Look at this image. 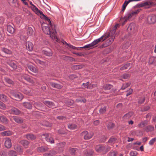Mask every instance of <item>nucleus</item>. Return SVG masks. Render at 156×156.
Instances as JSON below:
<instances>
[{"instance_id":"nucleus-1","label":"nucleus","mask_w":156,"mask_h":156,"mask_svg":"<svg viewBox=\"0 0 156 156\" xmlns=\"http://www.w3.org/2000/svg\"><path fill=\"white\" fill-rule=\"evenodd\" d=\"M48 23L50 26H42V30L43 32L46 34L50 35V37L52 39H54L57 42H58L59 39L56 36V32L55 28V27L52 26L51 24L50 25L48 23Z\"/></svg>"},{"instance_id":"nucleus-2","label":"nucleus","mask_w":156,"mask_h":156,"mask_svg":"<svg viewBox=\"0 0 156 156\" xmlns=\"http://www.w3.org/2000/svg\"><path fill=\"white\" fill-rule=\"evenodd\" d=\"M119 26V24H116L113 28L110 31L108 34L107 35L104 34L99 38L94 41H93L95 45L98 44L99 42H102L105 40L107 38L109 37V36L112 35L113 34H114L117 28V27H118Z\"/></svg>"},{"instance_id":"nucleus-3","label":"nucleus","mask_w":156,"mask_h":156,"mask_svg":"<svg viewBox=\"0 0 156 156\" xmlns=\"http://www.w3.org/2000/svg\"><path fill=\"white\" fill-rule=\"evenodd\" d=\"M154 5H156V2H155L154 0H153L151 2H146L144 3L137 4L136 5V7L139 8L144 7L146 9H148Z\"/></svg>"},{"instance_id":"nucleus-4","label":"nucleus","mask_w":156,"mask_h":156,"mask_svg":"<svg viewBox=\"0 0 156 156\" xmlns=\"http://www.w3.org/2000/svg\"><path fill=\"white\" fill-rule=\"evenodd\" d=\"M115 32L114 33V34H113L112 35L109 36V37H110L105 41V43L103 45V46L104 47H107L110 45L112 43V42L114 41V40L115 38V37L118 36L119 34V33H116L115 34Z\"/></svg>"},{"instance_id":"nucleus-5","label":"nucleus","mask_w":156,"mask_h":156,"mask_svg":"<svg viewBox=\"0 0 156 156\" xmlns=\"http://www.w3.org/2000/svg\"><path fill=\"white\" fill-rule=\"evenodd\" d=\"M81 135L83 136L84 139L85 140L90 139L93 136V133H89L87 131H84L82 132Z\"/></svg>"},{"instance_id":"nucleus-6","label":"nucleus","mask_w":156,"mask_h":156,"mask_svg":"<svg viewBox=\"0 0 156 156\" xmlns=\"http://www.w3.org/2000/svg\"><path fill=\"white\" fill-rule=\"evenodd\" d=\"M42 136L45 137V139L47 142H49L51 144H54V140L51 136L50 134L44 133L43 134Z\"/></svg>"},{"instance_id":"nucleus-7","label":"nucleus","mask_w":156,"mask_h":156,"mask_svg":"<svg viewBox=\"0 0 156 156\" xmlns=\"http://www.w3.org/2000/svg\"><path fill=\"white\" fill-rule=\"evenodd\" d=\"M12 95L15 98V99L17 101H20L23 98L22 94L20 93H13Z\"/></svg>"},{"instance_id":"nucleus-8","label":"nucleus","mask_w":156,"mask_h":156,"mask_svg":"<svg viewBox=\"0 0 156 156\" xmlns=\"http://www.w3.org/2000/svg\"><path fill=\"white\" fill-rule=\"evenodd\" d=\"M147 20L149 23H154L156 22V15L154 14L149 16Z\"/></svg>"},{"instance_id":"nucleus-9","label":"nucleus","mask_w":156,"mask_h":156,"mask_svg":"<svg viewBox=\"0 0 156 156\" xmlns=\"http://www.w3.org/2000/svg\"><path fill=\"white\" fill-rule=\"evenodd\" d=\"M22 77L27 81L32 84H33L34 83V81L35 80V78H30L29 75L26 74H23L22 76Z\"/></svg>"},{"instance_id":"nucleus-10","label":"nucleus","mask_w":156,"mask_h":156,"mask_svg":"<svg viewBox=\"0 0 156 156\" xmlns=\"http://www.w3.org/2000/svg\"><path fill=\"white\" fill-rule=\"evenodd\" d=\"M105 149V147L102 145H97L95 147L96 151L98 152H101L104 154V151Z\"/></svg>"},{"instance_id":"nucleus-11","label":"nucleus","mask_w":156,"mask_h":156,"mask_svg":"<svg viewBox=\"0 0 156 156\" xmlns=\"http://www.w3.org/2000/svg\"><path fill=\"white\" fill-rule=\"evenodd\" d=\"M7 63L14 69H15L17 68L16 62L14 61L8 60H7Z\"/></svg>"},{"instance_id":"nucleus-12","label":"nucleus","mask_w":156,"mask_h":156,"mask_svg":"<svg viewBox=\"0 0 156 156\" xmlns=\"http://www.w3.org/2000/svg\"><path fill=\"white\" fill-rule=\"evenodd\" d=\"M37 12H39L41 15L43 16V18L46 20V22L47 23H48L50 25L51 24V22L50 19L45 15L43 13V12L38 9V10H35Z\"/></svg>"},{"instance_id":"nucleus-13","label":"nucleus","mask_w":156,"mask_h":156,"mask_svg":"<svg viewBox=\"0 0 156 156\" xmlns=\"http://www.w3.org/2000/svg\"><path fill=\"white\" fill-rule=\"evenodd\" d=\"M43 103L46 105L49 108H54L55 107V106L54 103L51 101H43Z\"/></svg>"},{"instance_id":"nucleus-14","label":"nucleus","mask_w":156,"mask_h":156,"mask_svg":"<svg viewBox=\"0 0 156 156\" xmlns=\"http://www.w3.org/2000/svg\"><path fill=\"white\" fill-rule=\"evenodd\" d=\"M42 52L44 55L48 56H51L52 55V51L49 48H47L46 49L43 50Z\"/></svg>"},{"instance_id":"nucleus-15","label":"nucleus","mask_w":156,"mask_h":156,"mask_svg":"<svg viewBox=\"0 0 156 156\" xmlns=\"http://www.w3.org/2000/svg\"><path fill=\"white\" fill-rule=\"evenodd\" d=\"M10 112L12 114L16 115H19L21 113L20 111L14 107H13L11 109Z\"/></svg>"},{"instance_id":"nucleus-16","label":"nucleus","mask_w":156,"mask_h":156,"mask_svg":"<svg viewBox=\"0 0 156 156\" xmlns=\"http://www.w3.org/2000/svg\"><path fill=\"white\" fill-rule=\"evenodd\" d=\"M4 144L6 147L7 148H10L12 145L11 140L8 138H6Z\"/></svg>"},{"instance_id":"nucleus-17","label":"nucleus","mask_w":156,"mask_h":156,"mask_svg":"<svg viewBox=\"0 0 156 156\" xmlns=\"http://www.w3.org/2000/svg\"><path fill=\"white\" fill-rule=\"evenodd\" d=\"M26 46L27 50L29 51H32L33 48V44L30 42L28 41L26 43Z\"/></svg>"},{"instance_id":"nucleus-18","label":"nucleus","mask_w":156,"mask_h":156,"mask_svg":"<svg viewBox=\"0 0 156 156\" xmlns=\"http://www.w3.org/2000/svg\"><path fill=\"white\" fill-rule=\"evenodd\" d=\"M26 137L28 140H33L35 139L36 136L35 135L32 133H28L26 135Z\"/></svg>"},{"instance_id":"nucleus-19","label":"nucleus","mask_w":156,"mask_h":156,"mask_svg":"<svg viewBox=\"0 0 156 156\" xmlns=\"http://www.w3.org/2000/svg\"><path fill=\"white\" fill-rule=\"evenodd\" d=\"M0 121L5 124H7L8 123V121L6 117L2 115H0Z\"/></svg>"},{"instance_id":"nucleus-20","label":"nucleus","mask_w":156,"mask_h":156,"mask_svg":"<svg viewBox=\"0 0 156 156\" xmlns=\"http://www.w3.org/2000/svg\"><path fill=\"white\" fill-rule=\"evenodd\" d=\"M95 45L94 44L93 41L91 42L90 44L86 45L83 47H81V48H87L88 49H92L94 47Z\"/></svg>"},{"instance_id":"nucleus-21","label":"nucleus","mask_w":156,"mask_h":156,"mask_svg":"<svg viewBox=\"0 0 156 156\" xmlns=\"http://www.w3.org/2000/svg\"><path fill=\"white\" fill-rule=\"evenodd\" d=\"M12 118L13 120L16 122L18 123L21 124L23 122L22 119L20 117L17 116H13Z\"/></svg>"},{"instance_id":"nucleus-22","label":"nucleus","mask_w":156,"mask_h":156,"mask_svg":"<svg viewBox=\"0 0 156 156\" xmlns=\"http://www.w3.org/2000/svg\"><path fill=\"white\" fill-rule=\"evenodd\" d=\"M154 129V127L151 125L147 126L144 128V130L147 132L152 131Z\"/></svg>"},{"instance_id":"nucleus-23","label":"nucleus","mask_w":156,"mask_h":156,"mask_svg":"<svg viewBox=\"0 0 156 156\" xmlns=\"http://www.w3.org/2000/svg\"><path fill=\"white\" fill-rule=\"evenodd\" d=\"M49 84L52 87L58 89H61L62 87L60 84L52 82H50Z\"/></svg>"},{"instance_id":"nucleus-24","label":"nucleus","mask_w":156,"mask_h":156,"mask_svg":"<svg viewBox=\"0 0 156 156\" xmlns=\"http://www.w3.org/2000/svg\"><path fill=\"white\" fill-rule=\"evenodd\" d=\"M0 100L3 102H6L8 101V98L3 94H0Z\"/></svg>"},{"instance_id":"nucleus-25","label":"nucleus","mask_w":156,"mask_h":156,"mask_svg":"<svg viewBox=\"0 0 156 156\" xmlns=\"http://www.w3.org/2000/svg\"><path fill=\"white\" fill-rule=\"evenodd\" d=\"M12 132L10 130L4 131L1 133V134L3 136H8L12 135Z\"/></svg>"},{"instance_id":"nucleus-26","label":"nucleus","mask_w":156,"mask_h":156,"mask_svg":"<svg viewBox=\"0 0 156 156\" xmlns=\"http://www.w3.org/2000/svg\"><path fill=\"white\" fill-rule=\"evenodd\" d=\"M61 42L63 44L66 45L68 47L70 48H71L74 50L76 49V47L73 46V45L70 44L69 43H67L66 41L63 40L61 41Z\"/></svg>"},{"instance_id":"nucleus-27","label":"nucleus","mask_w":156,"mask_h":156,"mask_svg":"<svg viewBox=\"0 0 156 156\" xmlns=\"http://www.w3.org/2000/svg\"><path fill=\"white\" fill-rule=\"evenodd\" d=\"M66 144V143L63 142L58 143L57 145L59 150H63Z\"/></svg>"},{"instance_id":"nucleus-28","label":"nucleus","mask_w":156,"mask_h":156,"mask_svg":"<svg viewBox=\"0 0 156 156\" xmlns=\"http://www.w3.org/2000/svg\"><path fill=\"white\" fill-rule=\"evenodd\" d=\"M135 24L133 23H131L129 25L127 28V30L128 31H133L135 29Z\"/></svg>"},{"instance_id":"nucleus-29","label":"nucleus","mask_w":156,"mask_h":156,"mask_svg":"<svg viewBox=\"0 0 156 156\" xmlns=\"http://www.w3.org/2000/svg\"><path fill=\"white\" fill-rule=\"evenodd\" d=\"M7 30L10 34H13L15 31V29L12 26L8 25L7 26Z\"/></svg>"},{"instance_id":"nucleus-30","label":"nucleus","mask_w":156,"mask_h":156,"mask_svg":"<svg viewBox=\"0 0 156 156\" xmlns=\"http://www.w3.org/2000/svg\"><path fill=\"white\" fill-rule=\"evenodd\" d=\"M133 113L132 112H129L125 115L123 117L124 119H128L130 118L133 115Z\"/></svg>"},{"instance_id":"nucleus-31","label":"nucleus","mask_w":156,"mask_h":156,"mask_svg":"<svg viewBox=\"0 0 156 156\" xmlns=\"http://www.w3.org/2000/svg\"><path fill=\"white\" fill-rule=\"evenodd\" d=\"M132 17H133L132 15L131 14V12H127L125 16L124 17V18L125 19V21L126 22L127 20H129Z\"/></svg>"},{"instance_id":"nucleus-32","label":"nucleus","mask_w":156,"mask_h":156,"mask_svg":"<svg viewBox=\"0 0 156 156\" xmlns=\"http://www.w3.org/2000/svg\"><path fill=\"white\" fill-rule=\"evenodd\" d=\"M27 33L28 36H33L34 34V31L33 29L31 27H28Z\"/></svg>"},{"instance_id":"nucleus-33","label":"nucleus","mask_w":156,"mask_h":156,"mask_svg":"<svg viewBox=\"0 0 156 156\" xmlns=\"http://www.w3.org/2000/svg\"><path fill=\"white\" fill-rule=\"evenodd\" d=\"M27 67L29 69L34 73H36L37 72L36 68L31 65L28 64Z\"/></svg>"},{"instance_id":"nucleus-34","label":"nucleus","mask_w":156,"mask_h":156,"mask_svg":"<svg viewBox=\"0 0 156 156\" xmlns=\"http://www.w3.org/2000/svg\"><path fill=\"white\" fill-rule=\"evenodd\" d=\"M2 51L7 54L11 55L12 53V52L10 50L5 48H2Z\"/></svg>"},{"instance_id":"nucleus-35","label":"nucleus","mask_w":156,"mask_h":156,"mask_svg":"<svg viewBox=\"0 0 156 156\" xmlns=\"http://www.w3.org/2000/svg\"><path fill=\"white\" fill-rule=\"evenodd\" d=\"M69 152L72 155H74L76 154V151H78V149L76 148H70L69 150Z\"/></svg>"},{"instance_id":"nucleus-36","label":"nucleus","mask_w":156,"mask_h":156,"mask_svg":"<svg viewBox=\"0 0 156 156\" xmlns=\"http://www.w3.org/2000/svg\"><path fill=\"white\" fill-rule=\"evenodd\" d=\"M148 124V121L147 120H144L141 122L138 125V127L140 128H143L147 125Z\"/></svg>"},{"instance_id":"nucleus-37","label":"nucleus","mask_w":156,"mask_h":156,"mask_svg":"<svg viewBox=\"0 0 156 156\" xmlns=\"http://www.w3.org/2000/svg\"><path fill=\"white\" fill-rule=\"evenodd\" d=\"M20 143L26 148L27 147L29 143L28 141L25 140H21Z\"/></svg>"},{"instance_id":"nucleus-38","label":"nucleus","mask_w":156,"mask_h":156,"mask_svg":"<svg viewBox=\"0 0 156 156\" xmlns=\"http://www.w3.org/2000/svg\"><path fill=\"white\" fill-rule=\"evenodd\" d=\"M94 153V151L92 150H90L88 151H86L85 154L86 156H93Z\"/></svg>"},{"instance_id":"nucleus-39","label":"nucleus","mask_w":156,"mask_h":156,"mask_svg":"<svg viewBox=\"0 0 156 156\" xmlns=\"http://www.w3.org/2000/svg\"><path fill=\"white\" fill-rule=\"evenodd\" d=\"M68 127L70 129L73 130L77 129V126L74 124H69L68 125Z\"/></svg>"},{"instance_id":"nucleus-40","label":"nucleus","mask_w":156,"mask_h":156,"mask_svg":"<svg viewBox=\"0 0 156 156\" xmlns=\"http://www.w3.org/2000/svg\"><path fill=\"white\" fill-rule=\"evenodd\" d=\"M48 150V148L46 147H41L38 148L37 151L39 152H43L47 151Z\"/></svg>"},{"instance_id":"nucleus-41","label":"nucleus","mask_w":156,"mask_h":156,"mask_svg":"<svg viewBox=\"0 0 156 156\" xmlns=\"http://www.w3.org/2000/svg\"><path fill=\"white\" fill-rule=\"evenodd\" d=\"M118 154V152L116 151H111L108 154V156H116Z\"/></svg>"},{"instance_id":"nucleus-42","label":"nucleus","mask_w":156,"mask_h":156,"mask_svg":"<svg viewBox=\"0 0 156 156\" xmlns=\"http://www.w3.org/2000/svg\"><path fill=\"white\" fill-rule=\"evenodd\" d=\"M56 154V151H51L49 153L44 154L43 156H53Z\"/></svg>"},{"instance_id":"nucleus-43","label":"nucleus","mask_w":156,"mask_h":156,"mask_svg":"<svg viewBox=\"0 0 156 156\" xmlns=\"http://www.w3.org/2000/svg\"><path fill=\"white\" fill-rule=\"evenodd\" d=\"M23 106L26 108L28 109H30L32 108V105L29 102H25L23 103Z\"/></svg>"},{"instance_id":"nucleus-44","label":"nucleus","mask_w":156,"mask_h":156,"mask_svg":"<svg viewBox=\"0 0 156 156\" xmlns=\"http://www.w3.org/2000/svg\"><path fill=\"white\" fill-rule=\"evenodd\" d=\"M83 66L82 65H75L72 66V68L73 69H79L82 68Z\"/></svg>"},{"instance_id":"nucleus-45","label":"nucleus","mask_w":156,"mask_h":156,"mask_svg":"<svg viewBox=\"0 0 156 156\" xmlns=\"http://www.w3.org/2000/svg\"><path fill=\"white\" fill-rule=\"evenodd\" d=\"M129 3L128 1L126 0L122 5V11H124L125 10L126 7L128 4Z\"/></svg>"},{"instance_id":"nucleus-46","label":"nucleus","mask_w":156,"mask_h":156,"mask_svg":"<svg viewBox=\"0 0 156 156\" xmlns=\"http://www.w3.org/2000/svg\"><path fill=\"white\" fill-rule=\"evenodd\" d=\"M130 64L129 63L126 64L123 66L122 67L120 68V70H122L124 69H126L129 68L130 66Z\"/></svg>"},{"instance_id":"nucleus-47","label":"nucleus","mask_w":156,"mask_h":156,"mask_svg":"<svg viewBox=\"0 0 156 156\" xmlns=\"http://www.w3.org/2000/svg\"><path fill=\"white\" fill-rule=\"evenodd\" d=\"M107 107L105 106L101 108L99 110V112L101 114H103L105 113L106 111Z\"/></svg>"},{"instance_id":"nucleus-48","label":"nucleus","mask_w":156,"mask_h":156,"mask_svg":"<svg viewBox=\"0 0 156 156\" xmlns=\"http://www.w3.org/2000/svg\"><path fill=\"white\" fill-rule=\"evenodd\" d=\"M8 41L11 44H15V42H16V40L13 38H9L8 39Z\"/></svg>"},{"instance_id":"nucleus-49","label":"nucleus","mask_w":156,"mask_h":156,"mask_svg":"<svg viewBox=\"0 0 156 156\" xmlns=\"http://www.w3.org/2000/svg\"><path fill=\"white\" fill-rule=\"evenodd\" d=\"M112 87V86L111 84H106L103 87V88L105 90H110Z\"/></svg>"},{"instance_id":"nucleus-50","label":"nucleus","mask_w":156,"mask_h":156,"mask_svg":"<svg viewBox=\"0 0 156 156\" xmlns=\"http://www.w3.org/2000/svg\"><path fill=\"white\" fill-rule=\"evenodd\" d=\"M117 140V139L115 137H111L109 139L108 142L111 144H114L115 143L116 140Z\"/></svg>"},{"instance_id":"nucleus-51","label":"nucleus","mask_w":156,"mask_h":156,"mask_svg":"<svg viewBox=\"0 0 156 156\" xmlns=\"http://www.w3.org/2000/svg\"><path fill=\"white\" fill-rule=\"evenodd\" d=\"M130 83H127L125 84H123L121 88V89L122 90H124L126 87L130 86Z\"/></svg>"},{"instance_id":"nucleus-52","label":"nucleus","mask_w":156,"mask_h":156,"mask_svg":"<svg viewBox=\"0 0 156 156\" xmlns=\"http://www.w3.org/2000/svg\"><path fill=\"white\" fill-rule=\"evenodd\" d=\"M140 9H138L134 11H133L130 12L131 14L134 17L136 16L139 13L140 11Z\"/></svg>"},{"instance_id":"nucleus-53","label":"nucleus","mask_w":156,"mask_h":156,"mask_svg":"<svg viewBox=\"0 0 156 156\" xmlns=\"http://www.w3.org/2000/svg\"><path fill=\"white\" fill-rule=\"evenodd\" d=\"M115 126V124L112 122H110L108 124L107 126L108 129H110L113 128Z\"/></svg>"},{"instance_id":"nucleus-54","label":"nucleus","mask_w":156,"mask_h":156,"mask_svg":"<svg viewBox=\"0 0 156 156\" xmlns=\"http://www.w3.org/2000/svg\"><path fill=\"white\" fill-rule=\"evenodd\" d=\"M15 149L18 152H21L22 151V148L20 146L17 145L15 147Z\"/></svg>"},{"instance_id":"nucleus-55","label":"nucleus","mask_w":156,"mask_h":156,"mask_svg":"<svg viewBox=\"0 0 156 156\" xmlns=\"http://www.w3.org/2000/svg\"><path fill=\"white\" fill-rule=\"evenodd\" d=\"M5 82L9 84H12L13 83V81L8 78H5Z\"/></svg>"},{"instance_id":"nucleus-56","label":"nucleus","mask_w":156,"mask_h":156,"mask_svg":"<svg viewBox=\"0 0 156 156\" xmlns=\"http://www.w3.org/2000/svg\"><path fill=\"white\" fill-rule=\"evenodd\" d=\"M145 98L144 97H143L139 98V101H138L139 104H142L145 101Z\"/></svg>"},{"instance_id":"nucleus-57","label":"nucleus","mask_w":156,"mask_h":156,"mask_svg":"<svg viewBox=\"0 0 156 156\" xmlns=\"http://www.w3.org/2000/svg\"><path fill=\"white\" fill-rule=\"evenodd\" d=\"M5 105L2 102L0 101V108L5 110L6 109Z\"/></svg>"},{"instance_id":"nucleus-58","label":"nucleus","mask_w":156,"mask_h":156,"mask_svg":"<svg viewBox=\"0 0 156 156\" xmlns=\"http://www.w3.org/2000/svg\"><path fill=\"white\" fill-rule=\"evenodd\" d=\"M150 108V107L149 106H146L142 107L141 108V112H145L148 110Z\"/></svg>"},{"instance_id":"nucleus-59","label":"nucleus","mask_w":156,"mask_h":156,"mask_svg":"<svg viewBox=\"0 0 156 156\" xmlns=\"http://www.w3.org/2000/svg\"><path fill=\"white\" fill-rule=\"evenodd\" d=\"M130 76L129 74L125 73L122 75V78L124 79H127Z\"/></svg>"},{"instance_id":"nucleus-60","label":"nucleus","mask_w":156,"mask_h":156,"mask_svg":"<svg viewBox=\"0 0 156 156\" xmlns=\"http://www.w3.org/2000/svg\"><path fill=\"white\" fill-rule=\"evenodd\" d=\"M35 62L37 64H39L41 65H44L45 63L44 62L40 60L39 59H37L35 60Z\"/></svg>"},{"instance_id":"nucleus-61","label":"nucleus","mask_w":156,"mask_h":156,"mask_svg":"<svg viewBox=\"0 0 156 156\" xmlns=\"http://www.w3.org/2000/svg\"><path fill=\"white\" fill-rule=\"evenodd\" d=\"M57 118L60 120H66V117L65 116H57Z\"/></svg>"},{"instance_id":"nucleus-62","label":"nucleus","mask_w":156,"mask_h":156,"mask_svg":"<svg viewBox=\"0 0 156 156\" xmlns=\"http://www.w3.org/2000/svg\"><path fill=\"white\" fill-rule=\"evenodd\" d=\"M156 141V137H154V138H152L151 140L149 141V144L151 145H152L154 142Z\"/></svg>"},{"instance_id":"nucleus-63","label":"nucleus","mask_w":156,"mask_h":156,"mask_svg":"<svg viewBox=\"0 0 156 156\" xmlns=\"http://www.w3.org/2000/svg\"><path fill=\"white\" fill-rule=\"evenodd\" d=\"M137 154V152L136 151H131L129 153L130 156H136Z\"/></svg>"},{"instance_id":"nucleus-64","label":"nucleus","mask_w":156,"mask_h":156,"mask_svg":"<svg viewBox=\"0 0 156 156\" xmlns=\"http://www.w3.org/2000/svg\"><path fill=\"white\" fill-rule=\"evenodd\" d=\"M105 149L104 151V154H106L110 150L111 148L108 145H105Z\"/></svg>"}]
</instances>
